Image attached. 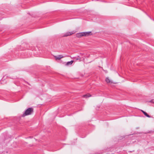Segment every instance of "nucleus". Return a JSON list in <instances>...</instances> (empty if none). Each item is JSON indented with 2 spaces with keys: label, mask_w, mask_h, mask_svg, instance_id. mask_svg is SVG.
Returning <instances> with one entry per match:
<instances>
[{
  "label": "nucleus",
  "mask_w": 154,
  "mask_h": 154,
  "mask_svg": "<svg viewBox=\"0 0 154 154\" xmlns=\"http://www.w3.org/2000/svg\"><path fill=\"white\" fill-rule=\"evenodd\" d=\"M91 32H83L78 33L77 36L78 37H81L83 36H87L91 35Z\"/></svg>",
  "instance_id": "1"
},
{
  "label": "nucleus",
  "mask_w": 154,
  "mask_h": 154,
  "mask_svg": "<svg viewBox=\"0 0 154 154\" xmlns=\"http://www.w3.org/2000/svg\"><path fill=\"white\" fill-rule=\"evenodd\" d=\"M33 112V108H29L25 110V112L23 114L22 116L24 117L26 116L31 115Z\"/></svg>",
  "instance_id": "2"
},
{
  "label": "nucleus",
  "mask_w": 154,
  "mask_h": 154,
  "mask_svg": "<svg viewBox=\"0 0 154 154\" xmlns=\"http://www.w3.org/2000/svg\"><path fill=\"white\" fill-rule=\"evenodd\" d=\"M74 33V32H67L66 33H65L63 35V36L64 37H66L67 36H69L70 35H71L72 34Z\"/></svg>",
  "instance_id": "3"
},
{
  "label": "nucleus",
  "mask_w": 154,
  "mask_h": 154,
  "mask_svg": "<svg viewBox=\"0 0 154 154\" xmlns=\"http://www.w3.org/2000/svg\"><path fill=\"white\" fill-rule=\"evenodd\" d=\"M63 57L62 55H60L57 56H55V58L56 60H59L61 58H63Z\"/></svg>",
  "instance_id": "4"
},
{
  "label": "nucleus",
  "mask_w": 154,
  "mask_h": 154,
  "mask_svg": "<svg viewBox=\"0 0 154 154\" xmlns=\"http://www.w3.org/2000/svg\"><path fill=\"white\" fill-rule=\"evenodd\" d=\"M141 111L143 113V114L145 116H146L147 117H148V118L151 117V116H149V115H148L147 114V113L146 112H145L144 111H143L142 110H141Z\"/></svg>",
  "instance_id": "5"
},
{
  "label": "nucleus",
  "mask_w": 154,
  "mask_h": 154,
  "mask_svg": "<svg viewBox=\"0 0 154 154\" xmlns=\"http://www.w3.org/2000/svg\"><path fill=\"white\" fill-rule=\"evenodd\" d=\"M74 59L75 60H79L80 61L81 60V58H80V57L78 56L77 57H75L74 58Z\"/></svg>",
  "instance_id": "6"
},
{
  "label": "nucleus",
  "mask_w": 154,
  "mask_h": 154,
  "mask_svg": "<svg viewBox=\"0 0 154 154\" xmlns=\"http://www.w3.org/2000/svg\"><path fill=\"white\" fill-rule=\"evenodd\" d=\"M73 60H71L70 61H68L67 62L66 65L68 66L70 65H71L73 63Z\"/></svg>",
  "instance_id": "7"
},
{
  "label": "nucleus",
  "mask_w": 154,
  "mask_h": 154,
  "mask_svg": "<svg viewBox=\"0 0 154 154\" xmlns=\"http://www.w3.org/2000/svg\"><path fill=\"white\" fill-rule=\"evenodd\" d=\"M106 81L107 83H110L111 81L109 79L108 77L106 78Z\"/></svg>",
  "instance_id": "8"
},
{
  "label": "nucleus",
  "mask_w": 154,
  "mask_h": 154,
  "mask_svg": "<svg viewBox=\"0 0 154 154\" xmlns=\"http://www.w3.org/2000/svg\"><path fill=\"white\" fill-rule=\"evenodd\" d=\"M91 96V95H89V94H85L83 96L84 97L86 98L89 97Z\"/></svg>",
  "instance_id": "9"
},
{
  "label": "nucleus",
  "mask_w": 154,
  "mask_h": 154,
  "mask_svg": "<svg viewBox=\"0 0 154 154\" xmlns=\"http://www.w3.org/2000/svg\"><path fill=\"white\" fill-rule=\"evenodd\" d=\"M152 103H154V99H152L149 101Z\"/></svg>",
  "instance_id": "10"
}]
</instances>
